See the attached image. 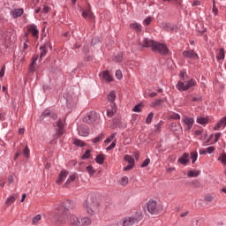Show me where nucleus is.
<instances>
[{
  "label": "nucleus",
  "instance_id": "f257e3e1",
  "mask_svg": "<svg viewBox=\"0 0 226 226\" xmlns=\"http://www.w3.org/2000/svg\"><path fill=\"white\" fill-rule=\"evenodd\" d=\"M139 46L142 47V49H148L151 47L153 52H158L162 56H167V54H169V48H167V45L154 41L149 38H144L142 41H139Z\"/></svg>",
  "mask_w": 226,
  "mask_h": 226
},
{
  "label": "nucleus",
  "instance_id": "f03ea898",
  "mask_svg": "<svg viewBox=\"0 0 226 226\" xmlns=\"http://www.w3.org/2000/svg\"><path fill=\"white\" fill-rule=\"evenodd\" d=\"M75 207V203L70 200H67L59 205L56 209L58 214L56 215V221L58 223L64 224L66 223V216H68V211Z\"/></svg>",
  "mask_w": 226,
  "mask_h": 226
},
{
  "label": "nucleus",
  "instance_id": "7ed1b4c3",
  "mask_svg": "<svg viewBox=\"0 0 226 226\" xmlns=\"http://www.w3.org/2000/svg\"><path fill=\"white\" fill-rule=\"evenodd\" d=\"M142 220V215L136 214L132 216L124 217L119 222L120 226H133Z\"/></svg>",
  "mask_w": 226,
  "mask_h": 226
},
{
  "label": "nucleus",
  "instance_id": "20e7f679",
  "mask_svg": "<svg viewBox=\"0 0 226 226\" xmlns=\"http://www.w3.org/2000/svg\"><path fill=\"white\" fill-rule=\"evenodd\" d=\"M195 86H197V81L191 79L187 81H178L177 84V89H178V91H188L190 87H195Z\"/></svg>",
  "mask_w": 226,
  "mask_h": 226
},
{
  "label": "nucleus",
  "instance_id": "39448f33",
  "mask_svg": "<svg viewBox=\"0 0 226 226\" xmlns=\"http://www.w3.org/2000/svg\"><path fill=\"white\" fill-rule=\"evenodd\" d=\"M83 206L85 207V209H87V215H90L91 216H93V215H94V207L96 206V203H94V201H93V198H87L84 203Z\"/></svg>",
  "mask_w": 226,
  "mask_h": 226
},
{
  "label": "nucleus",
  "instance_id": "423d86ee",
  "mask_svg": "<svg viewBox=\"0 0 226 226\" xmlns=\"http://www.w3.org/2000/svg\"><path fill=\"white\" fill-rule=\"evenodd\" d=\"M147 207L150 215H158V213L162 211V207L156 205V201L154 200H149L147 202Z\"/></svg>",
  "mask_w": 226,
  "mask_h": 226
},
{
  "label": "nucleus",
  "instance_id": "0eeeda50",
  "mask_svg": "<svg viewBox=\"0 0 226 226\" xmlns=\"http://www.w3.org/2000/svg\"><path fill=\"white\" fill-rule=\"evenodd\" d=\"M100 115L98 113L92 111L87 114V116L83 117V122L87 123V124H94L97 119H99Z\"/></svg>",
  "mask_w": 226,
  "mask_h": 226
},
{
  "label": "nucleus",
  "instance_id": "6e6552de",
  "mask_svg": "<svg viewBox=\"0 0 226 226\" xmlns=\"http://www.w3.org/2000/svg\"><path fill=\"white\" fill-rule=\"evenodd\" d=\"M26 29L27 33H29L34 38H36L38 40V38L40 37V30H38V26H36L35 24H30L26 26Z\"/></svg>",
  "mask_w": 226,
  "mask_h": 226
},
{
  "label": "nucleus",
  "instance_id": "1a4fd4ad",
  "mask_svg": "<svg viewBox=\"0 0 226 226\" xmlns=\"http://www.w3.org/2000/svg\"><path fill=\"white\" fill-rule=\"evenodd\" d=\"M55 130L58 137L64 134V121L63 119H58V121L55 124Z\"/></svg>",
  "mask_w": 226,
  "mask_h": 226
},
{
  "label": "nucleus",
  "instance_id": "9d476101",
  "mask_svg": "<svg viewBox=\"0 0 226 226\" xmlns=\"http://www.w3.org/2000/svg\"><path fill=\"white\" fill-rule=\"evenodd\" d=\"M66 222H69L70 226H80V219L75 215H67Z\"/></svg>",
  "mask_w": 226,
  "mask_h": 226
},
{
  "label": "nucleus",
  "instance_id": "9b49d317",
  "mask_svg": "<svg viewBox=\"0 0 226 226\" xmlns=\"http://www.w3.org/2000/svg\"><path fill=\"white\" fill-rule=\"evenodd\" d=\"M182 56L185 57V59H199V55L192 49L183 51Z\"/></svg>",
  "mask_w": 226,
  "mask_h": 226
},
{
  "label": "nucleus",
  "instance_id": "f8f14e48",
  "mask_svg": "<svg viewBox=\"0 0 226 226\" xmlns=\"http://www.w3.org/2000/svg\"><path fill=\"white\" fill-rule=\"evenodd\" d=\"M78 133L81 137H87V135H89V127H87V125H79Z\"/></svg>",
  "mask_w": 226,
  "mask_h": 226
},
{
  "label": "nucleus",
  "instance_id": "ddd939ff",
  "mask_svg": "<svg viewBox=\"0 0 226 226\" xmlns=\"http://www.w3.org/2000/svg\"><path fill=\"white\" fill-rule=\"evenodd\" d=\"M183 123L187 125V130H192L193 126V123H195V119L193 117H184L182 119Z\"/></svg>",
  "mask_w": 226,
  "mask_h": 226
},
{
  "label": "nucleus",
  "instance_id": "4468645a",
  "mask_svg": "<svg viewBox=\"0 0 226 226\" xmlns=\"http://www.w3.org/2000/svg\"><path fill=\"white\" fill-rule=\"evenodd\" d=\"M24 13V9L19 8V9H14L10 11V14L13 19H19V17H22Z\"/></svg>",
  "mask_w": 226,
  "mask_h": 226
},
{
  "label": "nucleus",
  "instance_id": "2eb2a0df",
  "mask_svg": "<svg viewBox=\"0 0 226 226\" xmlns=\"http://www.w3.org/2000/svg\"><path fill=\"white\" fill-rule=\"evenodd\" d=\"M66 177H68V171L66 170H63L58 176L56 183L58 185H61V183H63L64 179H66Z\"/></svg>",
  "mask_w": 226,
  "mask_h": 226
},
{
  "label": "nucleus",
  "instance_id": "dca6fc26",
  "mask_svg": "<svg viewBox=\"0 0 226 226\" xmlns=\"http://www.w3.org/2000/svg\"><path fill=\"white\" fill-rule=\"evenodd\" d=\"M116 112H117V106H116V103H111L110 108L107 110L108 117H112Z\"/></svg>",
  "mask_w": 226,
  "mask_h": 226
},
{
  "label": "nucleus",
  "instance_id": "f3484780",
  "mask_svg": "<svg viewBox=\"0 0 226 226\" xmlns=\"http://www.w3.org/2000/svg\"><path fill=\"white\" fill-rule=\"evenodd\" d=\"M100 77H102L103 80H106V82H112L113 79L109 71H104L100 73Z\"/></svg>",
  "mask_w": 226,
  "mask_h": 226
},
{
  "label": "nucleus",
  "instance_id": "a211bd4d",
  "mask_svg": "<svg viewBox=\"0 0 226 226\" xmlns=\"http://www.w3.org/2000/svg\"><path fill=\"white\" fill-rule=\"evenodd\" d=\"M190 162V154H184L181 155V157L178 159V162L181 163V165H186Z\"/></svg>",
  "mask_w": 226,
  "mask_h": 226
},
{
  "label": "nucleus",
  "instance_id": "6ab92c4d",
  "mask_svg": "<svg viewBox=\"0 0 226 226\" xmlns=\"http://www.w3.org/2000/svg\"><path fill=\"white\" fill-rule=\"evenodd\" d=\"M225 126H226V116L221 118L220 122L217 123V124L214 127V130H215L216 132L220 130L222 127L225 128Z\"/></svg>",
  "mask_w": 226,
  "mask_h": 226
},
{
  "label": "nucleus",
  "instance_id": "aec40b11",
  "mask_svg": "<svg viewBox=\"0 0 226 226\" xmlns=\"http://www.w3.org/2000/svg\"><path fill=\"white\" fill-rule=\"evenodd\" d=\"M82 17L87 20H93V19H94V15H93V12L89 10L83 11Z\"/></svg>",
  "mask_w": 226,
  "mask_h": 226
},
{
  "label": "nucleus",
  "instance_id": "412c9836",
  "mask_svg": "<svg viewBox=\"0 0 226 226\" xmlns=\"http://www.w3.org/2000/svg\"><path fill=\"white\" fill-rule=\"evenodd\" d=\"M130 27L132 29H134V31H136V33H140L142 31V25H140L139 23H131L130 24Z\"/></svg>",
  "mask_w": 226,
  "mask_h": 226
},
{
  "label": "nucleus",
  "instance_id": "4be33fe9",
  "mask_svg": "<svg viewBox=\"0 0 226 226\" xmlns=\"http://www.w3.org/2000/svg\"><path fill=\"white\" fill-rule=\"evenodd\" d=\"M217 61H222V59H225V49L223 48L219 49L217 51V56H216Z\"/></svg>",
  "mask_w": 226,
  "mask_h": 226
},
{
  "label": "nucleus",
  "instance_id": "5701e85b",
  "mask_svg": "<svg viewBox=\"0 0 226 226\" xmlns=\"http://www.w3.org/2000/svg\"><path fill=\"white\" fill-rule=\"evenodd\" d=\"M41 54L39 63L41 62V57H45L47 56V45H42L40 47Z\"/></svg>",
  "mask_w": 226,
  "mask_h": 226
},
{
  "label": "nucleus",
  "instance_id": "b1692460",
  "mask_svg": "<svg viewBox=\"0 0 226 226\" xmlns=\"http://www.w3.org/2000/svg\"><path fill=\"white\" fill-rule=\"evenodd\" d=\"M124 160L131 165H135V159L130 154H125Z\"/></svg>",
  "mask_w": 226,
  "mask_h": 226
},
{
  "label": "nucleus",
  "instance_id": "393cba45",
  "mask_svg": "<svg viewBox=\"0 0 226 226\" xmlns=\"http://www.w3.org/2000/svg\"><path fill=\"white\" fill-rule=\"evenodd\" d=\"M188 177H199L200 170H189L187 173Z\"/></svg>",
  "mask_w": 226,
  "mask_h": 226
},
{
  "label": "nucleus",
  "instance_id": "a878e982",
  "mask_svg": "<svg viewBox=\"0 0 226 226\" xmlns=\"http://www.w3.org/2000/svg\"><path fill=\"white\" fill-rule=\"evenodd\" d=\"M107 98L110 105H112V103H114V100H116V92L111 91L109 94H108Z\"/></svg>",
  "mask_w": 226,
  "mask_h": 226
},
{
  "label": "nucleus",
  "instance_id": "bb28decb",
  "mask_svg": "<svg viewBox=\"0 0 226 226\" xmlns=\"http://www.w3.org/2000/svg\"><path fill=\"white\" fill-rule=\"evenodd\" d=\"M196 123L199 124H207V123H209V119L207 117H200L197 118Z\"/></svg>",
  "mask_w": 226,
  "mask_h": 226
},
{
  "label": "nucleus",
  "instance_id": "cd10ccee",
  "mask_svg": "<svg viewBox=\"0 0 226 226\" xmlns=\"http://www.w3.org/2000/svg\"><path fill=\"white\" fill-rule=\"evenodd\" d=\"M75 179H77V174L74 173V174L70 175L67 181L64 185V186H67V185H70V183H73V181H75Z\"/></svg>",
  "mask_w": 226,
  "mask_h": 226
},
{
  "label": "nucleus",
  "instance_id": "c85d7f7f",
  "mask_svg": "<svg viewBox=\"0 0 226 226\" xmlns=\"http://www.w3.org/2000/svg\"><path fill=\"white\" fill-rule=\"evenodd\" d=\"M162 126H163V121H160L158 124H154V132L160 133L162 132Z\"/></svg>",
  "mask_w": 226,
  "mask_h": 226
},
{
  "label": "nucleus",
  "instance_id": "c756f323",
  "mask_svg": "<svg viewBox=\"0 0 226 226\" xmlns=\"http://www.w3.org/2000/svg\"><path fill=\"white\" fill-rule=\"evenodd\" d=\"M87 225H91V219H89L88 217L82 218L80 221V226H87Z\"/></svg>",
  "mask_w": 226,
  "mask_h": 226
},
{
  "label": "nucleus",
  "instance_id": "7c9ffc66",
  "mask_svg": "<svg viewBox=\"0 0 226 226\" xmlns=\"http://www.w3.org/2000/svg\"><path fill=\"white\" fill-rule=\"evenodd\" d=\"M166 31H169L170 33H175V31H177V26L169 23Z\"/></svg>",
  "mask_w": 226,
  "mask_h": 226
},
{
  "label": "nucleus",
  "instance_id": "2f4dec72",
  "mask_svg": "<svg viewBox=\"0 0 226 226\" xmlns=\"http://www.w3.org/2000/svg\"><path fill=\"white\" fill-rule=\"evenodd\" d=\"M95 162L99 165H103V162H105V157H103V155L102 154H98L95 158Z\"/></svg>",
  "mask_w": 226,
  "mask_h": 226
},
{
  "label": "nucleus",
  "instance_id": "473e14b6",
  "mask_svg": "<svg viewBox=\"0 0 226 226\" xmlns=\"http://www.w3.org/2000/svg\"><path fill=\"white\" fill-rule=\"evenodd\" d=\"M73 144H74V146H78V147H84V146H86L84 141H82L79 139H73Z\"/></svg>",
  "mask_w": 226,
  "mask_h": 226
},
{
  "label": "nucleus",
  "instance_id": "72a5a7b5",
  "mask_svg": "<svg viewBox=\"0 0 226 226\" xmlns=\"http://www.w3.org/2000/svg\"><path fill=\"white\" fill-rule=\"evenodd\" d=\"M36 61H38V56H34L29 67V71L32 72H34V64H36Z\"/></svg>",
  "mask_w": 226,
  "mask_h": 226
},
{
  "label": "nucleus",
  "instance_id": "f704fd0d",
  "mask_svg": "<svg viewBox=\"0 0 226 226\" xmlns=\"http://www.w3.org/2000/svg\"><path fill=\"white\" fill-rule=\"evenodd\" d=\"M46 117H50V109H46L45 111H43L40 117V119L43 121V119H45Z\"/></svg>",
  "mask_w": 226,
  "mask_h": 226
},
{
  "label": "nucleus",
  "instance_id": "c9c22d12",
  "mask_svg": "<svg viewBox=\"0 0 226 226\" xmlns=\"http://www.w3.org/2000/svg\"><path fill=\"white\" fill-rule=\"evenodd\" d=\"M153 117H154V113L151 112L147 115L146 118L147 124H151V122L153 121Z\"/></svg>",
  "mask_w": 226,
  "mask_h": 226
},
{
  "label": "nucleus",
  "instance_id": "e433bc0d",
  "mask_svg": "<svg viewBox=\"0 0 226 226\" xmlns=\"http://www.w3.org/2000/svg\"><path fill=\"white\" fill-rule=\"evenodd\" d=\"M197 158H199V154L197 152H192L191 153L192 163H195V162H197Z\"/></svg>",
  "mask_w": 226,
  "mask_h": 226
},
{
  "label": "nucleus",
  "instance_id": "4c0bfd02",
  "mask_svg": "<svg viewBox=\"0 0 226 226\" xmlns=\"http://www.w3.org/2000/svg\"><path fill=\"white\" fill-rule=\"evenodd\" d=\"M15 200H17L15 196H10L9 198H7L5 204H7V206H11V204H13V202H15Z\"/></svg>",
  "mask_w": 226,
  "mask_h": 226
},
{
  "label": "nucleus",
  "instance_id": "58836bf2",
  "mask_svg": "<svg viewBox=\"0 0 226 226\" xmlns=\"http://www.w3.org/2000/svg\"><path fill=\"white\" fill-rule=\"evenodd\" d=\"M179 129H181V124H177V123L171 124V130L173 132H177V131H179Z\"/></svg>",
  "mask_w": 226,
  "mask_h": 226
},
{
  "label": "nucleus",
  "instance_id": "ea45409f",
  "mask_svg": "<svg viewBox=\"0 0 226 226\" xmlns=\"http://www.w3.org/2000/svg\"><path fill=\"white\" fill-rule=\"evenodd\" d=\"M86 170L88 172L89 176H94V173L96 172L94 169H93V166H87Z\"/></svg>",
  "mask_w": 226,
  "mask_h": 226
},
{
  "label": "nucleus",
  "instance_id": "a19ab883",
  "mask_svg": "<svg viewBox=\"0 0 226 226\" xmlns=\"http://www.w3.org/2000/svg\"><path fill=\"white\" fill-rule=\"evenodd\" d=\"M212 13L214 15V17H218L219 13H218V8L216 7V4H215L212 6Z\"/></svg>",
  "mask_w": 226,
  "mask_h": 226
},
{
  "label": "nucleus",
  "instance_id": "79ce46f5",
  "mask_svg": "<svg viewBox=\"0 0 226 226\" xmlns=\"http://www.w3.org/2000/svg\"><path fill=\"white\" fill-rule=\"evenodd\" d=\"M31 151L29 150V147L26 146L25 148L23 149V155L25 158H29Z\"/></svg>",
  "mask_w": 226,
  "mask_h": 226
},
{
  "label": "nucleus",
  "instance_id": "37998d69",
  "mask_svg": "<svg viewBox=\"0 0 226 226\" xmlns=\"http://www.w3.org/2000/svg\"><path fill=\"white\" fill-rule=\"evenodd\" d=\"M40 220H41V215H35L33 220H32V223L33 225H36V223H38L40 222Z\"/></svg>",
  "mask_w": 226,
  "mask_h": 226
},
{
  "label": "nucleus",
  "instance_id": "c03bdc74",
  "mask_svg": "<svg viewBox=\"0 0 226 226\" xmlns=\"http://www.w3.org/2000/svg\"><path fill=\"white\" fill-rule=\"evenodd\" d=\"M115 138H116V133H112L109 137H108L104 140L105 144H110V142H112V140H114Z\"/></svg>",
  "mask_w": 226,
  "mask_h": 226
},
{
  "label": "nucleus",
  "instance_id": "a18cd8bd",
  "mask_svg": "<svg viewBox=\"0 0 226 226\" xmlns=\"http://www.w3.org/2000/svg\"><path fill=\"white\" fill-rule=\"evenodd\" d=\"M128 177H123L121 179H120V185L122 186H126V185H128Z\"/></svg>",
  "mask_w": 226,
  "mask_h": 226
},
{
  "label": "nucleus",
  "instance_id": "49530a36",
  "mask_svg": "<svg viewBox=\"0 0 226 226\" xmlns=\"http://www.w3.org/2000/svg\"><path fill=\"white\" fill-rule=\"evenodd\" d=\"M103 137H105L104 133H101L99 136L95 137L93 139L94 144H96L97 142H100V140H102L103 139Z\"/></svg>",
  "mask_w": 226,
  "mask_h": 226
},
{
  "label": "nucleus",
  "instance_id": "de8ad7c7",
  "mask_svg": "<svg viewBox=\"0 0 226 226\" xmlns=\"http://www.w3.org/2000/svg\"><path fill=\"white\" fill-rule=\"evenodd\" d=\"M142 110V103L135 105L132 109L133 112H140Z\"/></svg>",
  "mask_w": 226,
  "mask_h": 226
},
{
  "label": "nucleus",
  "instance_id": "09e8293b",
  "mask_svg": "<svg viewBox=\"0 0 226 226\" xmlns=\"http://www.w3.org/2000/svg\"><path fill=\"white\" fill-rule=\"evenodd\" d=\"M81 158L82 160H87L91 158V150H87Z\"/></svg>",
  "mask_w": 226,
  "mask_h": 226
},
{
  "label": "nucleus",
  "instance_id": "8fccbe9b",
  "mask_svg": "<svg viewBox=\"0 0 226 226\" xmlns=\"http://www.w3.org/2000/svg\"><path fill=\"white\" fill-rule=\"evenodd\" d=\"M117 139H115L106 149L107 151H112L116 147Z\"/></svg>",
  "mask_w": 226,
  "mask_h": 226
},
{
  "label": "nucleus",
  "instance_id": "3c124183",
  "mask_svg": "<svg viewBox=\"0 0 226 226\" xmlns=\"http://www.w3.org/2000/svg\"><path fill=\"white\" fill-rule=\"evenodd\" d=\"M219 161L222 163V165H226V154H222L219 158Z\"/></svg>",
  "mask_w": 226,
  "mask_h": 226
},
{
  "label": "nucleus",
  "instance_id": "603ef678",
  "mask_svg": "<svg viewBox=\"0 0 226 226\" xmlns=\"http://www.w3.org/2000/svg\"><path fill=\"white\" fill-rule=\"evenodd\" d=\"M116 77L118 80H121L123 79V72H121V70H117L116 72Z\"/></svg>",
  "mask_w": 226,
  "mask_h": 226
},
{
  "label": "nucleus",
  "instance_id": "864d4df0",
  "mask_svg": "<svg viewBox=\"0 0 226 226\" xmlns=\"http://www.w3.org/2000/svg\"><path fill=\"white\" fill-rule=\"evenodd\" d=\"M149 163H151V159L149 158H147L141 164V167L144 168V167H147V165H149Z\"/></svg>",
  "mask_w": 226,
  "mask_h": 226
},
{
  "label": "nucleus",
  "instance_id": "5fc2aeb1",
  "mask_svg": "<svg viewBox=\"0 0 226 226\" xmlns=\"http://www.w3.org/2000/svg\"><path fill=\"white\" fill-rule=\"evenodd\" d=\"M192 102H202V95L192 97Z\"/></svg>",
  "mask_w": 226,
  "mask_h": 226
},
{
  "label": "nucleus",
  "instance_id": "6e6d98bb",
  "mask_svg": "<svg viewBox=\"0 0 226 226\" xmlns=\"http://www.w3.org/2000/svg\"><path fill=\"white\" fill-rule=\"evenodd\" d=\"M6 72V66H3L0 70V79H3V77H4V73Z\"/></svg>",
  "mask_w": 226,
  "mask_h": 226
},
{
  "label": "nucleus",
  "instance_id": "4d7b16f0",
  "mask_svg": "<svg viewBox=\"0 0 226 226\" xmlns=\"http://www.w3.org/2000/svg\"><path fill=\"white\" fill-rule=\"evenodd\" d=\"M191 226H200V222L198 219H192Z\"/></svg>",
  "mask_w": 226,
  "mask_h": 226
},
{
  "label": "nucleus",
  "instance_id": "13d9d810",
  "mask_svg": "<svg viewBox=\"0 0 226 226\" xmlns=\"http://www.w3.org/2000/svg\"><path fill=\"white\" fill-rule=\"evenodd\" d=\"M170 118L171 119H181V116L179 114H177V113H172L170 115Z\"/></svg>",
  "mask_w": 226,
  "mask_h": 226
},
{
  "label": "nucleus",
  "instance_id": "bf43d9fd",
  "mask_svg": "<svg viewBox=\"0 0 226 226\" xmlns=\"http://www.w3.org/2000/svg\"><path fill=\"white\" fill-rule=\"evenodd\" d=\"M114 61H116V63H121L123 61V56L117 55L114 57Z\"/></svg>",
  "mask_w": 226,
  "mask_h": 226
},
{
  "label": "nucleus",
  "instance_id": "052dcab7",
  "mask_svg": "<svg viewBox=\"0 0 226 226\" xmlns=\"http://www.w3.org/2000/svg\"><path fill=\"white\" fill-rule=\"evenodd\" d=\"M206 151L208 154H212L215 152V147H208L206 148Z\"/></svg>",
  "mask_w": 226,
  "mask_h": 226
},
{
  "label": "nucleus",
  "instance_id": "680f3d73",
  "mask_svg": "<svg viewBox=\"0 0 226 226\" xmlns=\"http://www.w3.org/2000/svg\"><path fill=\"white\" fill-rule=\"evenodd\" d=\"M7 181H8V186H11V185H13V181H14L13 176L10 175L8 177Z\"/></svg>",
  "mask_w": 226,
  "mask_h": 226
},
{
  "label": "nucleus",
  "instance_id": "e2e57ef3",
  "mask_svg": "<svg viewBox=\"0 0 226 226\" xmlns=\"http://www.w3.org/2000/svg\"><path fill=\"white\" fill-rule=\"evenodd\" d=\"M133 167H135V164H129V165H127V166H125L124 168V170L126 172V171H128V170H132V169H133Z\"/></svg>",
  "mask_w": 226,
  "mask_h": 226
},
{
  "label": "nucleus",
  "instance_id": "0e129e2a",
  "mask_svg": "<svg viewBox=\"0 0 226 226\" xmlns=\"http://www.w3.org/2000/svg\"><path fill=\"white\" fill-rule=\"evenodd\" d=\"M151 20H152L151 17H148L146 19H144L143 24L145 26H149V24H151Z\"/></svg>",
  "mask_w": 226,
  "mask_h": 226
},
{
  "label": "nucleus",
  "instance_id": "69168bd1",
  "mask_svg": "<svg viewBox=\"0 0 226 226\" xmlns=\"http://www.w3.org/2000/svg\"><path fill=\"white\" fill-rule=\"evenodd\" d=\"M169 24L170 23H166V22H163L161 24V27L162 29H164L165 31H167L168 27H169Z\"/></svg>",
  "mask_w": 226,
  "mask_h": 226
},
{
  "label": "nucleus",
  "instance_id": "338daca9",
  "mask_svg": "<svg viewBox=\"0 0 226 226\" xmlns=\"http://www.w3.org/2000/svg\"><path fill=\"white\" fill-rule=\"evenodd\" d=\"M205 200L206 202H211L213 200V196L211 195L205 196Z\"/></svg>",
  "mask_w": 226,
  "mask_h": 226
},
{
  "label": "nucleus",
  "instance_id": "774afa93",
  "mask_svg": "<svg viewBox=\"0 0 226 226\" xmlns=\"http://www.w3.org/2000/svg\"><path fill=\"white\" fill-rule=\"evenodd\" d=\"M98 41H100V39L99 38H93L92 39V45H96V43H98Z\"/></svg>",
  "mask_w": 226,
  "mask_h": 226
}]
</instances>
